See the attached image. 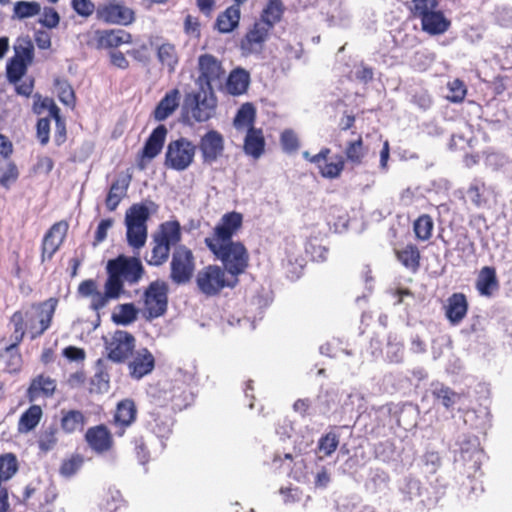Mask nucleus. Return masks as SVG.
Returning <instances> with one entry per match:
<instances>
[{
	"instance_id": "f257e3e1",
	"label": "nucleus",
	"mask_w": 512,
	"mask_h": 512,
	"mask_svg": "<svg viewBox=\"0 0 512 512\" xmlns=\"http://www.w3.org/2000/svg\"><path fill=\"white\" fill-rule=\"evenodd\" d=\"M57 305L58 299L51 297L41 303L33 304L24 313L15 312L11 317V323L14 326L13 343L6 347V350L14 349L22 341L25 335L24 327L32 339L41 336L50 327Z\"/></svg>"
},
{
	"instance_id": "f03ea898",
	"label": "nucleus",
	"mask_w": 512,
	"mask_h": 512,
	"mask_svg": "<svg viewBox=\"0 0 512 512\" xmlns=\"http://www.w3.org/2000/svg\"><path fill=\"white\" fill-rule=\"evenodd\" d=\"M158 206L153 201L133 204L125 213L126 237L134 249L142 248L147 240V221Z\"/></svg>"
},
{
	"instance_id": "7ed1b4c3",
	"label": "nucleus",
	"mask_w": 512,
	"mask_h": 512,
	"mask_svg": "<svg viewBox=\"0 0 512 512\" xmlns=\"http://www.w3.org/2000/svg\"><path fill=\"white\" fill-rule=\"evenodd\" d=\"M106 269L108 274L106 281L120 294L124 293V282L130 285L136 284L144 274L143 265L138 258L123 255L109 260Z\"/></svg>"
},
{
	"instance_id": "20e7f679",
	"label": "nucleus",
	"mask_w": 512,
	"mask_h": 512,
	"mask_svg": "<svg viewBox=\"0 0 512 512\" xmlns=\"http://www.w3.org/2000/svg\"><path fill=\"white\" fill-rule=\"evenodd\" d=\"M207 247L222 262L224 269L232 277L238 278L248 267V251L239 241L212 244Z\"/></svg>"
},
{
	"instance_id": "39448f33",
	"label": "nucleus",
	"mask_w": 512,
	"mask_h": 512,
	"mask_svg": "<svg viewBox=\"0 0 512 512\" xmlns=\"http://www.w3.org/2000/svg\"><path fill=\"white\" fill-rule=\"evenodd\" d=\"M181 226L178 221H166L159 226L153 235V248L151 256L147 260L149 265H162L169 257L172 246L181 241Z\"/></svg>"
},
{
	"instance_id": "423d86ee",
	"label": "nucleus",
	"mask_w": 512,
	"mask_h": 512,
	"mask_svg": "<svg viewBox=\"0 0 512 512\" xmlns=\"http://www.w3.org/2000/svg\"><path fill=\"white\" fill-rule=\"evenodd\" d=\"M226 270L216 265H209L201 269L196 276V284L199 290L206 296L217 295L223 288H234L238 284V278L226 276Z\"/></svg>"
},
{
	"instance_id": "0eeeda50",
	"label": "nucleus",
	"mask_w": 512,
	"mask_h": 512,
	"mask_svg": "<svg viewBox=\"0 0 512 512\" xmlns=\"http://www.w3.org/2000/svg\"><path fill=\"white\" fill-rule=\"evenodd\" d=\"M196 146L187 138L171 141L165 154V165L177 171L186 170L193 162Z\"/></svg>"
},
{
	"instance_id": "6e6552de",
	"label": "nucleus",
	"mask_w": 512,
	"mask_h": 512,
	"mask_svg": "<svg viewBox=\"0 0 512 512\" xmlns=\"http://www.w3.org/2000/svg\"><path fill=\"white\" fill-rule=\"evenodd\" d=\"M185 106L189 109L192 118L197 122H206L216 112L217 100L210 89L188 95L185 99Z\"/></svg>"
},
{
	"instance_id": "1a4fd4ad",
	"label": "nucleus",
	"mask_w": 512,
	"mask_h": 512,
	"mask_svg": "<svg viewBox=\"0 0 512 512\" xmlns=\"http://www.w3.org/2000/svg\"><path fill=\"white\" fill-rule=\"evenodd\" d=\"M170 269V278L174 283L189 282L195 269L192 251L183 245L177 246L172 254Z\"/></svg>"
},
{
	"instance_id": "9d476101",
	"label": "nucleus",
	"mask_w": 512,
	"mask_h": 512,
	"mask_svg": "<svg viewBox=\"0 0 512 512\" xmlns=\"http://www.w3.org/2000/svg\"><path fill=\"white\" fill-rule=\"evenodd\" d=\"M168 305V286L164 282H152L144 293V313L153 319L162 316Z\"/></svg>"
},
{
	"instance_id": "9b49d317",
	"label": "nucleus",
	"mask_w": 512,
	"mask_h": 512,
	"mask_svg": "<svg viewBox=\"0 0 512 512\" xmlns=\"http://www.w3.org/2000/svg\"><path fill=\"white\" fill-rule=\"evenodd\" d=\"M108 358L113 362H123L132 354L135 347V338L132 334L117 330L104 338Z\"/></svg>"
},
{
	"instance_id": "f8f14e48",
	"label": "nucleus",
	"mask_w": 512,
	"mask_h": 512,
	"mask_svg": "<svg viewBox=\"0 0 512 512\" xmlns=\"http://www.w3.org/2000/svg\"><path fill=\"white\" fill-rule=\"evenodd\" d=\"M243 216L238 212L224 214L215 226L214 232L205 239L206 245L233 242L232 237L241 229Z\"/></svg>"
},
{
	"instance_id": "ddd939ff",
	"label": "nucleus",
	"mask_w": 512,
	"mask_h": 512,
	"mask_svg": "<svg viewBox=\"0 0 512 512\" xmlns=\"http://www.w3.org/2000/svg\"><path fill=\"white\" fill-rule=\"evenodd\" d=\"M97 20L106 24L129 25L134 19V11L118 2L98 4L96 9Z\"/></svg>"
},
{
	"instance_id": "4468645a",
	"label": "nucleus",
	"mask_w": 512,
	"mask_h": 512,
	"mask_svg": "<svg viewBox=\"0 0 512 512\" xmlns=\"http://www.w3.org/2000/svg\"><path fill=\"white\" fill-rule=\"evenodd\" d=\"M204 164H213L224 152V138L216 130L206 132L198 144Z\"/></svg>"
},
{
	"instance_id": "2eb2a0df",
	"label": "nucleus",
	"mask_w": 512,
	"mask_h": 512,
	"mask_svg": "<svg viewBox=\"0 0 512 512\" xmlns=\"http://www.w3.org/2000/svg\"><path fill=\"white\" fill-rule=\"evenodd\" d=\"M270 30L267 24L260 23L259 21L255 22L241 40L240 47L243 54H258L262 52Z\"/></svg>"
},
{
	"instance_id": "dca6fc26",
	"label": "nucleus",
	"mask_w": 512,
	"mask_h": 512,
	"mask_svg": "<svg viewBox=\"0 0 512 512\" xmlns=\"http://www.w3.org/2000/svg\"><path fill=\"white\" fill-rule=\"evenodd\" d=\"M68 230V224L60 221L51 226L42 243V260L51 259L62 244Z\"/></svg>"
},
{
	"instance_id": "f3484780",
	"label": "nucleus",
	"mask_w": 512,
	"mask_h": 512,
	"mask_svg": "<svg viewBox=\"0 0 512 512\" xmlns=\"http://www.w3.org/2000/svg\"><path fill=\"white\" fill-rule=\"evenodd\" d=\"M153 46L161 69L173 74L180 61V54L176 45L168 41H162L155 43Z\"/></svg>"
},
{
	"instance_id": "a211bd4d",
	"label": "nucleus",
	"mask_w": 512,
	"mask_h": 512,
	"mask_svg": "<svg viewBox=\"0 0 512 512\" xmlns=\"http://www.w3.org/2000/svg\"><path fill=\"white\" fill-rule=\"evenodd\" d=\"M131 355L132 359L128 363V369L132 378L139 380L152 372L155 359L148 349L142 348Z\"/></svg>"
},
{
	"instance_id": "6ab92c4d",
	"label": "nucleus",
	"mask_w": 512,
	"mask_h": 512,
	"mask_svg": "<svg viewBox=\"0 0 512 512\" xmlns=\"http://www.w3.org/2000/svg\"><path fill=\"white\" fill-rule=\"evenodd\" d=\"M198 64L201 73L200 78L205 80L210 90L212 83L220 82L225 76L221 63L210 54L200 56Z\"/></svg>"
},
{
	"instance_id": "aec40b11",
	"label": "nucleus",
	"mask_w": 512,
	"mask_h": 512,
	"mask_svg": "<svg viewBox=\"0 0 512 512\" xmlns=\"http://www.w3.org/2000/svg\"><path fill=\"white\" fill-rule=\"evenodd\" d=\"M85 439L88 445L97 453L108 451L112 447V435L104 425L89 428L86 431Z\"/></svg>"
},
{
	"instance_id": "412c9836",
	"label": "nucleus",
	"mask_w": 512,
	"mask_h": 512,
	"mask_svg": "<svg viewBox=\"0 0 512 512\" xmlns=\"http://www.w3.org/2000/svg\"><path fill=\"white\" fill-rule=\"evenodd\" d=\"M56 390V381L50 376L41 374L35 377L28 388L27 394L31 402L39 397H51Z\"/></svg>"
},
{
	"instance_id": "4be33fe9",
	"label": "nucleus",
	"mask_w": 512,
	"mask_h": 512,
	"mask_svg": "<svg viewBox=\"0 0 512 512\" xmlns=\"http://www.w3.org/2000/svg\"><path fill=\"white\" fill-rule=\"evenodd\" d=\"M467 310L468 303L464 294L454 293L448 298L446 317L452 324H459L466 316Z\"/></svg>"
},
{
	"instance_id": "5701e85b",
	"label": "nucleus",
	"mask_w": 512,
	"mask_h": 512,
	"mask_svg": "<svg viewBox=\"0 0 512 512\" xmlns=\"http://www.w3.org/2000/svg\"><path fill=\"white\" fill-rule=\"evenodd\" d=\"M167 133V128L164 125L157 126L143 147L142 157L149 160L155 158L163 148Z\"/></svg>"
},
{
	"instance_id": "b1692460",
	"label": "nucleus",
	"mask_w": 512,
	"mask_h": 512,
	"mask_svg": "<svg viewBox=\"0 0 512 512\" xmlns=\"http://www.w3.org/2000/svg\"><path fill=\"white\" fill-rule=\"evenodd\" d=\"M180 97L181 94L178 89L175 88L168 91L154 110L155 119L163 121L172 115L179 106Z\"/></svg>"
},
{
	"instance_id": "393cba45",
	"label": "nucleus",
	"mask_w": 512,
	"mask_h": 512,
	"mask_svg": "<svg viewBox=\"0 0 512 512\" xmlns=\"http://www.w3.org/2000/svg\"><path fill=\"white\" fill-rule=\"evenodd\" d=\"M96 34L98 44L103 48L118 47L131 42V35L121 29L97 31Z\"/></svg>"
},
{
	"instance_id": "a878e982",
	"label": "nucleus",
	"mask_w": 512,
	"mask_h": 512,
	"mask_svg": "<svg viewBox=\"0 0 512 512\" xmlns=\"http://www.w3.org/2000/svg\"><path fill=\"white\" fill-rule=\"evenodd\" d=\"M450 24V20H448L440 10L429 14L421 20L423 31L430 35L444 34L449 29Z\"/></svg>"
},
{
	"instance_id": "bb28decb",
	"label": "nucleus",
	"mask_w": 512,
	"mask_h": 512,
	"mask_svg": "<svg viewBox=\"0 0 512 512\" xmlns=\"http://www.w3.org/2000/svg\"><path fill=\"white\" fill-rule=\"evenodd\" d=\"M255 117V107L251 103H245L237 111L233 125L237 131L248 132L249 130L255 129Z\"/></svg>"
},
{
	"instance_id": "cd10ccee",
	"label": "nucleus",
	"mask_w": 512,
	"mask_h": 512,
	"mask_svg": "<svg viewBox=\"0 0 512 512\" xmlns=\"http://www.w3.org/2000/svg\"><path fill=\"white\" fill-rule=\"evenodd\" d=\"M130 180L126 177L115 180L108 192L105 203L109 211H114L126 196Z\"/></svg>"
},
{
	"instance_id": "c85d7f7f",
	"label": "nucleus",
	"mask_w": 512,
	"mask_h": 512,
	"mask_svg": "<svg viewBox=\"0 0 512 512\" xmlns=\"http://www.w3.org/2000/svg\"><path fill=\"white\" fill-rule=\"evenodd\" d=\"M265 146V140L261 129H252L246 132L244 141V151L246 154L259 158Z\"/></svg>"
},
{
	"instance_id": "c756f323",
	"label": "nucleus",
	"mask_w": 512,
	"mask_h": 512,
	"mask_svg": "<svg viewBox=\"0 0 512 512\" xmlns=\"http://www.w3.org/2000/svg\"><path fill=\"white\" fill-rule=\"evenodd\" d=\"M61 428L66 433L82 430L86 424V417L79 410H62Z\"/></svg>"
},
{
	"instance_id": "7c9ffc66",
	"label": "nucleus",
	"mask_w": 512,
	"mask_h": 512,
	"mask_svg": "<svg viewBox=\"0 0 512 512\" xmlns=\"http://www.w3.org/2000/svg\"><path fill=\"white\" fill-rule=\"evenodd\" d=\"M239 20V7L230 6L222 14L218 16L216 26L221 33H229L238 26Z\"/></svg>"
},
{
	"instance_id": "2f4dec72",
	"label": "nucleus",
	"mask_w": 512,
	"mask_h": 512,
	"mask_svg": "<svg viewBox=\"0 0 512 512\" xmlns=\"http://www.w3.org/2000/svg\"><path fill=\"white\" fill-rule=\"evenodd\" d=\"M42 409L38 405L29 407L20 417L18 423V431L20 433H27L33 430L42 418Z\"/></svg>"
},
{
	"instance_id": "473e14b6",
	"label": "nucleus",
	"mask_w": 512,
	"mask_h": 512,
	"mask_svg": "<svg viewBox=\"0 0 512 512\" xmlns=\"http://www.w3.org/2000/svg\"><path fill=\"white\" fill-rule=\"evenodd\" d=\"M249 84V75L243 69H236L229 75L227 79V90L230 94L240 95L243 94Z\"/></svg>"
},
{
	"instance_id": "72a5a7b5",
	"label": "nucleus",
	"mask_w": 512,
	"mask_h": 512,
	"mask_svg": "<svg viewBox=\"0 0 512 512\" xmlns=\"http://www.w3.org/2000/svg\"><path fill=\"white\" fill-rule=\"evenodd\" d=\"M284 12V6L281 0H269L268 4L264 8L260 23L267 24L269 29L281 20Z\"/></svg>"
},
{
	"instance_id": "f704fd0d",
	"label": "nucleus",
	"mask_w": 512,
	"mask_h": 512,
	"mask_svg": "<svg viewBox=\"0 0 512 512\" xmlns=\"http://www.w3.org/2000/svg\"><path fill=\"white\" fill-rule=\"evenodd\" d=\"M136 417V408L131 400H123L117 405L115 423L121 427L131 425Z\"/></svg>"
},
{
	"instance_id": "c9c22d12",
	"label": "nucleus",
	"mask_w": 512,
	"mask_h": 512,
	"mask_svg": "<svg viewBox=\"0 0 512 512\" xmlns=\"http://www.w3.org/2000/svg\"><path fill=\"white\" fill-rule=\"evenodd\" d=\"M138 310L132 303L117 305L112 313V320L118 325H129L137 319Z\"/></svg>"
},
{
	"instance_id": "e433bc0d",
	"label": "nucleus",
	"mask_w": 512,
	"mask_h": 512,
	"mask_svg": "<svg viewBox=\"0 0 512 512\" xmlns=\"http://www.w3.org/2000/svg\"><path fill=\"white\" fill-rule=\"evenodd\" d=\"M397 259L406 268L416 271L419 267L420 252L415 245H407L402 249L396 251Z\"/></svg>"
},
{
	"instance_id": "4c0bfd02",
	"label": "nucleus",
	"mask_w": 512,
	"mask_h": 512,
	"mask_svg": "<svg viewBox=\"0 0 512 512\" xmlns=\"http://www.w3.org/2000/svg\"><path fill=\"white\" fill-rule=\"evenodd\" d=\"M121 294L106 281L104 292L97 291L91 297V308L95 311L103 309L110 300L118 299Z\"/></svg>"
},
{
	"instance_id": "58836bf2",
	"label": "nucleus",
	"mask_w": 512,
	"mask_h": 512,
	"mask_svg": "<svg viewBox=\"0 0 512 512\" xmlns=\"http://www.w3.org/2000/svg\"><path fill=\"white\" fill-rule=\"evenodd\" d=\"M497 287L495 270L490 267H484L480 271L477 288L482 295L489 296L493 289Z\"/></svg>"
},
{
	"instance_id": "ea45409f",
	"label": "nucleus",
	"mask_w": 512,
	"mask_h": 512,
	"mask_svg": "<svg viewBox=\"0 0 512 512\" xmlns=\"http://www.w3.org/2000/svg\"><path fill=\"white\" fill-rule=\"evenodd\" d=\"M439 10L438 0H412L410 11L414 17L423 20L429 14Z\"/></svg>"
},
{
	"instance_id": "a19ab883",
	"label": "nucleus",
	"mask_w": 512,
	"mask_h": 512,
	"mask_svg": "<svg viewBox=\"0 0 512 512\" xmlns=\"http://www.w3.org/2000/svg\"><path fill=\"white\" fill-rule=\"evenodd\" d=\"M433 226V220L429 215L420 216L414 223L416 237L422 241L428 240L431 237Z\"/></svg>"
},
{
	"instance_id": "79ce46f5",
	"label": "nucleus",
	"mask_w": 512,
	"mask_h": 512,
	"mask_svg": "<svg viewBox=\"0 0 512 512\" xmlns=\"http://www.w3.org/2000/svg\"><path fill=\"white\" fill-rule=\"evenodd\" d=\"M41 11L40 4L37 2L18 1L14 5V14L19 19L33 17Z\"/></svg>"
},
{
	"instance_id": "37998d69",
	"label": "nucleus",
	"mask_w": 512,
	"mask_h": 512,
	"mask_svg": "<svg viewBox=\"0 0 512 512\" xmlns=\"http://www.w3.org/2000/svg\"><path fill=\"white\" fill-rule=\"evenodd\" d=\"M433 395L438 400H440L442 405L447 409L451 408L461 398V396L458 393L454 392L449 387H445V386L435 388L433 391Z\"/></svg>"
},
{
	"instance_id": "c03bdc74",
	"label": "nucleus",
	"mask_w": 512,
	"mask_h": 512,
	"mask_svg": "<svg viewBox=\"0 0 512 512\" xmlns=\"http://www.w3.org/2000/svg\"><path fill=\"white\" fill-rule=\"evenodd\" d=\"M57 433L58 430L55 426L46 428L39 436L38 445L40 450L44 452L52 450L58 441Z\"/></svg>"
},
{
	"instance_id": "a18cd8bd",
	"label": "nucleus",
	"mask_w": 512,
	"mask_h": 512,
	"mask_svg": "<svg viewBox=\"0 0 512 512\" xmlns=\"http://www.w3.org/2000/svg\"><path fill=\"white\" fill-rule=\"evenodd\" d=\"M27 63L20 57H13L7 64V77L11 82H17L25 74Z\"/></svg>"
},
{
	"instance_id": "49530a36",
	"label": "nucleus",
	"mask_w": 512,
	"mask_h": 512,
	"mask_svg": "<svg viewBox=\"0 0 512 512\" xmlns=\"http://www.w3.org/2000/svg\"><path fill=\"white\" fill-rule=\"evenodd\" d=\"M35 98H36V100L33 105L34 113L40 115L45 110H47L49 112V115L52 118L57 116L60 113V110L57 107V105L55 104V102L53 101V99L48 98V97L41 98V96H39V95H36Z\"/></svg>"
},
{
	"instance_id": "de8ad7c7",
	"label": "nucleus",
	"mask_w": 512,
	"mask_h": 512,
	"mask_svg": "<svg viewBox=\"0 0 512 512\" xmlns=\"http://www.w3.org/2000/svg\"><path fill=\"white\" fill-rule=\"evenodd\" d=\"M316 165L319 168L320 174L325 178H337L343 168H344V162L342 159H339L337 162H330L327 163L326 161L316 163Z\"/></svg>"
},
{
	"instance_id": "09e8293b",
	"label": "nucleus",
	"mask_w": 512,
	"mask_h": 512,
	"mask_svg": "<svg viewBox=\"0 0 512 512\" xmlns=\"http://www.w3.org/2000/svg\"><path fill=\"white\" fill-rule=\"evenodd\" d=\"M365 152L363 149L362 139L350 142L346 148V157L349 161L359 164L364 157Z\"/></svg>"
},
{
	"instance_id": "8fccbe9b",
	"label": "nucleus",
	"mask_w": 512,
	"mask_h": 512,
	"mask_svg": "<svg viewBox=\"0 0 512 512\" xmlns=\"http://www.w3.org/2000/svg\"><path fill=\"white\" fill-rule=\"evenodd\" d=\"M71 6L73 10L82 17L88 18L94 12L96 13L97 6L91 0H72Z\"/></svg>"
},
{
	"instance_id": "3c124183",
	"label": "nucleus",
	"mask_w": 512,
	"mask_h": 512,
	"mask_svg": "<svg viewBox=\"0 0 512 512\" xmlns=\"http://www.w3.org/2000/svg\"><path fill=\"white\" fill-rule=\"evenodd\" d=\"M339 444V440L336 434L328 433L319 440L318 448L323 451L325 456H330Z\"/></svg>"
},
{
	"instance_id": "603ef678",
	"label": "nucleus",
	"mask_w": 512,
	"mask_h": 512,
	"mask_svg": "<svg viewBox=\"0 0 512 512\" xmlns=\"http://www.w3.org/2000/svg\"><path fill=\"white\" fill-rule=\"evenodd\" d=\"M450 94L447 99L452 102H461L466 95V88L462 81L455 79L448 84Z\"/></svg>"
},
{
	"instance_id": "864d4df0",
	"label": "nucleus",
	"mask_w": 512,
	"mask_h": 512,
	"mask_svg": "<svg viewBox=\"0 0 512 512\" xmlns=\"http://www.w3.org/2000/svg\"><path fill=\"white\" fill-rule=\"evenodd\" d=\"M39 22L49 29L55 28L58 26L60 22V16L58 12L53 8H44L41 18Z\"/></svg>"
},
{
	"instance_id": "5fc2aeb1",
	"label": "nucleus",
	"mask_w": 512,
	"mask_h": 512,
	"mask_svg": "<svg viewBox=\"0 0 512 512\" xmlns=\"http://www.w3.org/2000/svg\"><path fill=\"white\" fill-rule=\"evenodd\" d=\"M281 144L283 150L288 153L296 151L299 147L298 138L292 130H285L281 134Z\"/></svg>"
},
{
	"instance_id": "6e6d98bb",
	"label": "nucleus",
	"mask_w": 512,
	"mask_h": 512,
	"mask_svg": "<svg viewBox=\"0 0 512 512\" xmlns=\"http://www.w3.org/2000/svg\"><path fill=\"white\" fill-rule=\"evenodd\" d=\"M50 121L48 118H41L37 123V137L42 145L49 141Z\"/></svg>"
},
{
	"instance_id": "4d7b16f0",
	"label": "nucleus",
	"mask_w": 512,
	"mask_h": 512,
	"mask_svg": "<svg viewBox=\"0 0 512 512\" xmlns=\"http://www.w3.org/2000/svg\"><path fill=\"white\" fill-rule=\"evenodd\" d=\"M18 178V170L15 164L9 163L5 171L0 176V184L4 187H9L10 183L16 181Z\"/></svg>"
},
{
	"instance_id": "13d9d810",
	"label": "nucleus",
	"mask_w": 512,
	"mask_h": 512,
	"mask_svg": "<svg viewBox=\"0 0 512 512\" xmlns=\"http://www.w3.org/2000/svg\"><path fill=\"white\" fill-rule=\"evenodd\" d=\"M15 50V56L14 57H20L23 59L24 62L28 63L33 58V46L31 42H25L24 45L19 44L14 47Z\"/></svg>"
},
{
	"instance_id": "bf43d9fd",
	"label": "nucleus",
	"mask_w": 512,
	"mask_h": 512,
	"mask_svg": "<svg viewBox=\"0 0 512 512\" xmlns=\"http://www.w3.org/2000/svg\"><path fill=\"white\" fill-rule=\"evenodd\" d=\"M59 99L65 105H72L75 100L74 92L70 85L67 83L59 84Z\"/></svg>"
},
{
	"instance_id": "052dcab7",
	"label": "nucleus",
	"mask_w": 512,
	"mask_h": 512,
	"mask_svg": "<svg viewBox=\"0 0 512 512\" xmlns=\"http://www.w3.org/2000/svg\"><path fill=\"white\" fill-rule=\"evenodd\" d=\"M54 167V162L50 157H39L34 167V171L39 174L48 175Z\"/></svg>"
},
{
	"instance_id": "680f3d73",
	"label": "nucleus",
	"mask_w": 512,
	"mask_h": 512,
	"mask_svg": "<svg viewBox=\"0 0 512 512\" xmlns=\"http://www.w3.org/2000/svg\"><path fill=\"white\" fill-rule=\"evenodd\" d=\"M34 40L39 49L46 50L51 47V36L47 31H36L34 35Z\"/></svg>"
},
{
	"instance_id": "e2e57ef3",
	"label": "nucleus",
	"mask_w": 512,
	"mask_h": 512,
	"mask_svg": "<svg viewBox=\"0 0 512 512\" xmlns=\"http://www.w3.org/2000/svg\"><path fill=\"white\" fill-rule=\"evenodd\" d=\"M113 225V220L112 219H104L102 220L98 227H97V230H96V233H95V240L97 242H102L106 239L107 237V232L108 230L112 227Z\"/></svg>"
},
{
	"instance_id": "0e129e2a",
	"label": "nucleus",
	"mask_w": 512,
	"mask_h": 512,
	"mask_svg": "<svg viewBox=\"0 0 512 512\" xmlns=\"http://www.w3.org/2000/svg\"><path fill=\"white\" fill-rule=\"evenodd\" d=\"M81 460L79 458H72L63 462L61 466V473L65 476L73 475L80 467Z\"/></svg>"
},
{
	"instance_id": "69168bd1",
	"label": "nucleus",
	"mask_w": 512,
	"mask_h": 512,
	"mask_svg": "<svg viewBox=\"0 0 512 512\" xmlns=\"http://www.w3.org/2000/svg\"><path fill=\"white\" fill-rule=\"evenodd\" d=\"M97 291V285L94 280H85L78 287V292L84 297H92Z\"/></svg>"
},
{
	"instance_id": "338daca9",
	"label": "nucleus",
	"mask_w": 512,
	"mask_h": 512,
	"mask_svg": "<svg viewBox=\"0 0 512 512\" xmlns=\"http://www.w3.org/2000/svg\"><path fill=\"white\" fill-rule=\"evenodd\" d=\"M63 355L71 361H80L85 358V352L83 349L69 346L63 350Z\"/></svg>"
},
{
	"instance_id": "774afa93",
	"label": "nucleus",
	"mask_w": 512,
	"mask_h": 512,
	"mask_svg": "<svg viewBox=\"0 0 512 512\" xmlns=\"http://www.w3.org/2000/svg\"><path fill=\"white\" fill-rule=\"evenodd\" d=\"M185 31L186 33L196 37H198L200 34L198 21L190 15H188L185 19Z\"/></svg>"
}]
</instances>
